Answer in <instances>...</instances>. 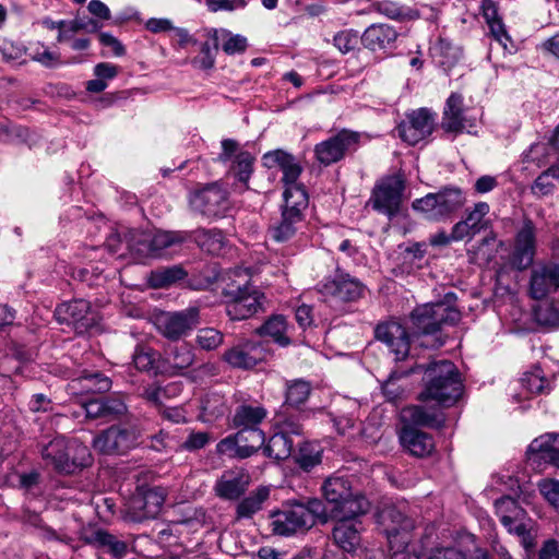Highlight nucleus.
Instances as JSON below:
<instances>
[{
  "label": "nucleus",
  "mask_w": 559,
  "mask_h": 559,
  "mask_svg": "<svg viewBox=\"0 0 559 559\" xmlns=\"http://www.w3.org/2000/svg\"><path fill=\"white\" fill-rule=\"evenodd\" d=\"M455 293L449 292L441 300L417 306L409 316L413 337H429L421 341L420 346L439 348L444 345L445 338L441 331L443 326L455 325L461 320V311L456 307Z\"/></svg>",
  "instance_id": "f257e3e1"
},
{
  "label": "nucleus",
  "mask_w": 559,
  "mask_h": 559,
  "mask_svg": "<svg viewBox=\"0 0 559 559\" xmlns=\"http://www.w3.org/2000/svg\"><path fill=\"white\" fill-rule=\"evenodd\" d=\"M419 371L425 373V390L419 395L421 401L433 400L439 405L449 407L461 397L463 382L456 366L452 361H435L427 367L417 365L405 374Z\"/></svg>",
  "instance_id": "f03ea898"
},
{
  "label": "nucleus",
  "mask_w": 559,
  "mask_h": 559,
  "mask_svg": "<svg viewBox=\"0 0 559 559\" xmlns=\"http://www.w3.org/2000/svg\"><path fill=\"white\" fill-rule=\"evenodd\" d=\"M378 523L385 535L390 551L389 559H419L415 551L409 550L414 520L396 506H385L378 513Z\"/></svg>",
  "instance_id": "7ed1b4c3"
},
{
  "label": "nucleus",
  "mask_w": 559,
  "mask_h": 559,
  "mask_svg": "<svg viewBox=\"0 0 559 559\" xmlns=\"http://www.w3.org/2000/svg\"><path fill=\"white\" fill-rule=\"evenodd\" d=\"M43 460L56 472L74 474L92 463L90 449L78 439L57 436L40 449Z\"/></svg>",
  "instance_id": "20e7f679"
},
{
  "label": "nucleus",
  "mask_w": 559,
  "mask_h": 559,
  "mask_svg": "<svg viewBox=\"0 0 559 559\" xmlns=\"http://www.w3.org/2000/svg\"><path fill=\"white\" fill-rule=\"evenodd\" d=\"M284 206L281 221L270 228V235L276 242L292 240L304 224V211L309 200L305 188H290L283 193Z\"/></svg>",
  "instance_id": "39448f33"
},
{
  "label": "nucleus",
  "mask_w": 559,
  "mask_h": 559,
  "mask_svg": "<svg viewBox=\"0 0 559 559\" xmlns=\"http://www.w3.org/2000/svg\"><path fill=\"white\" fill-rule=\"evenodd\" d=\"M465 203L463 192L459 188L445 187L436 193H427L412 203L414 211L431 222L448 219Z\"/></svg>",
  "instance_id": "423d86ee"
},
{
  "label": "nucleus",
  "mask_w": 559,
  "mask_h": 559,
  "mask_svg": "<svg viewBox=\"0 0 559 559\" xmlns=\"http://www.w3.org/2000/svg\"><path fill=\"white\" fill-rule=\"evenodd\" d=\"M370 140L369 135L358 131L342 129L329 139L316 144L314 156L324 166L332 165L354 154L362 144Z\"/></svg>",
  "instance_id": "0eeeda50"
},
{
  "label": "nucleus",
  "mask_w": 559,
  "mask_h": 559,
  "mask_svg": "<svg viewBox=\"0 0 559 559\" xmlns=\"http://www.w3.org/2000/svg\"><path fill=\"white\" fill-rule=\"evenodd\" d=\"M404 190L405 180L402 175L383 177L374 185L368 203L374 211L392 218L400 212Z\"/></svg>",
  "instance_id": "6e6552de"
},
{
  "label": "nucleus",
  "mask_w": 559,
  "mask_h": 559,
  "mask_svg": "<svg viewBox=\"0 0 559 559\" xmlns=\"http://www.w3.org/2000/svg\"><path fill=\"white\" fill-rule=\"evenodd\" d=\"M141 443V431L135 426H111L94 439V448L105 454H123Z\"/></svg>",
  "instance_id": "1a4fd4ad"
},
{
  "label": "nucleus",
  "mask_w": 559,
  "mask_h": 559,
  "mask_svg": "<svg viewBox=\"0 0 559 559\" xmlns=\"http://www.w3.org/2000/svg\"><path fill=\"white\" fill-rule=\"evenodd\" d=\"M165 502V491L160 487L138 488L126 508V518L132 522H142L156 518Z\"/></svg>",
  "instance_id": "9d476101"
},
{
  "label": "nucleus",
  "mask_w": 559,
  "mask_h": 559,
  "mask_svg": "<svg viewBox=\"0 0 559 559\" xmlns=\"http://www.w3.org/2000/svg\"><path fill=\"white\" fill-rule=\"evenodd\" d=\"M55 317L59 323L72 326L76 334H84L97 324V313L85 299L60 304L55 310Z\"/></svg>",
  "instance_id": "9b49d317"
},
{
  "label": "nucleus",
  "mask_w": 559,
  "mask_h": 559,
  "mask_svg": "<svg viewBox=\"0 0 559 559\" xmlns=\"http://www.w3.org/2000/svg\"><path fill=\"white\" fill-rule=\"evenodd\" d=\"M199 310L194 307L181 311L162 312L155 317L157 331L170 341L188 335L198 324Z\"/></svg>",
  "instance_id": "f8f14e48"
},
{
  "label": "nucleus",
  "mask_w": 559,
  "mask_h": 559,
  "mask_svg": "<svg viewBox=\"0 0 559 559\" xmlns=\"http://www.w3.org/2000/svg\"><path fill=\"white\" fill-rule=\"evenodd\" d=\"M365 289V285L359 280L340 271L333 277H325L318 284V292L321 295L343 302L360 299Z\"/></svg>",
  "instance_id": "ddd939ff"
},
{
  "label": "nucleus",
  "mask_w": 559,
  "mask_h": 559,
  "mask_svg": "<svg viewBox=\"0 0 559 559\" xmlns=\"http://www.w3.org/2000/svg\"><path fill=\"white\" fill-rule=\"evenodd\" d=\"M228 301H226V313L234 321H240L251 318L263 310L265 296L254 286L246 290L228 289Z\"/></svg>",
  "instance_id": "4468645a"
},
{
  "label": "nucleus",
  "mask_w": 559,
  "mask_h": 559,
  "mask_svg": "<svg viewBox=\"0 0 559 559\" xmlns=\"http://www.w3.org/2000/svg\"><path fill=\"white\" fill-rule=\"evenodd\" d=\"M559 290V261H543L531 271L528 296L535 300L548 298Z\"/></svg>",
  "instance_id": "2eb2a0df"
},
{
  "label": "nucleus",
  "mask_w": 559,
  "mask_h": 559,
  "mask_svg": "<svg viewBox=\"0 0 559 559\" xmlns=\"http://www.w3.org/2000/svg\"><path fill=\"white\" fill-rule=\"evenodd\" d=\"M436 114L428 108H419L406 115L399 127L400 138L409 145H416L435 130Z\"/></svg>",
  "instance_id": "dca6fc26"
},
{
  "label": "nucleus",
  "mask_w": 559,
  "mask_h": 559,
  "mask_svg": "<svg viewBox=\"0 0 559 559\" xmlns=\"http://www.w3.org/2000/svg\"><path fill=\"white\" fill-rule=\"evenodd\" d=\"M536 254V227L531 219H524L518 230L510 255V265L516 271L532 266Z\"/></svg>",
  "instance_id": "f3484780"
},
{
  "label": "nucleus",
  "mask_w": 559,
  "mask_h": 559,
  "mask_svg": "<svg viewBox=\"0 0 559 559\" xmlns=\"http://www.w3.org/2000/svg\"><path fill=\"white\" fill-rule=\"evenodd\" d=\"M190 204L194 212L207 218L222 217L229 210L227 193L217 185H210L195 192Z\"/></svg>",
  "instance_id": "a211bd4d"
},
{
  "label": "nucleus",
  "mask_w": 559,
  "mask_h": 559,
  "mask_svg": "<svg viewBox=\"0 0 559 559\" xmlns=\"http://www.w3.org/2000/svg\"><path fill=\"white\" fill-rule=\"evenodd\" d=\"M273 533L281 536H290L311 527V518L304 509L302 503H294L274 512L271 515Z\"/></svg>",
  "instance_id": "6ab92c4d"
},
{
  "label": "nucleus",
  "mask_w": 559,
  "mask_h": 559,
  "mask_svg": "<svg viewBox=\"0 0 559 559\" xmlns=\"http://www.w3.org/2000/svg\"><path fill=\"white\" fill-rule=\"evenodd\" d=\"M267 345L262 341L247 340L224 353V360L231 367L250 369L266 359Z\"/></svg>",
  "instance_id": "aec40b11"
},
{
  "label": "nucleus",
  "mask_w": 559,
  "mask_h": 559,
  "mask_svg": "<svg viewBox=\"0 0 559 559\" xmlns=\"http://www.w3.org/2000/svg\"><path fill=\"white\" fill-rule=\"evenodd\" d=\"M262 164L269 169L278 168L283 173L282 181L285 185V190L305 188L298 183L302 167L293 154L281 148L269 151L263 154Z\"/></svg>",
  "instance_id": "412c9836"
},
{
  "label": "nucleus",
  "mask_w": 559,
  "mask_h": 559,
  "mask_svg": "<svg viewBox=\"0 0 559 559\" xmlns=\"http://www.w3.org/2000/svg\"><path fill=\"white\" fill-rule=\"evenodd\" d=\"M464 98L459 93H452L444 105L441 127L445 132L459 134L475 127V119L468 115Z\"/></svg>",
  "instance_id": "4be33fe9"
},
{
  "label": "nucleus",
  "mask_w": 559,
  "mask_h": 559,
  "mask_svg": "<svg viewBox=\"0 0 559 559\" xmlns=\"http://www.w3.org/2000/svg\"><path fill=\"white\" fill-rule=\"evenodd\" d=\"M374 335L395 355V360H403L407 357L411 348V335L401 323L396 321L380 323L374 330Z\"/></svg>",
  "instance_id": "5701e85b"
},
{
  "label": "nucleus",
  "mask_w": 559,
  "mask_h": 559,
  "mask_svg": "<svg viewBox=\"0 0 559 559\" xmlns=\"http://www.w3.org/2000/svg\"><path fill=\"white\" fill-rule=\"evenodd\" d=\"M249 484L250 475L242 468L234 467L222 473L213 489L221 499L237 500L247 491Z\"/></svg>",
  "instance_id": "b1692460"
},
{
  "label": "nucleus",
  "mask_w": 559,
  "mask_h": 559,
  "mask_svg": "<svg viewBox=\"0 0 559 559\" xmlns=\"http://www.w3.org/2000/svg\"><path fill=\"white\" fill-rule=\"evenodd\" d=\"M526 456L532 464L549 463L559 468V433L548 432L535 438Z\"/></svg>",
  "instance_id": "393cba45"
},
{
  "label": "nucleus",
  "mask_w": 559,
  "mask_h": 559,
  "mask_svg": "<svg viewBox=\"0 0 559 559\" xmlns=\"http://www.w3.org/2000/svg\"><path fill=\"white\" fill-rule=\"evenodd\" d=\"M362 523L359 520L340 519L332 530L335 545L343 551L354 554L361 544Z\"/></svg>",
  "instance_id": "a878e982"
},
{
  "label": "nucleus",
  "mask_w": 559,
  "mask_h": 559,
  "mask_svg": "<svg viewBox=\"0 0 559 559\" xmlns=\"http://www.w3.org/2000/svg\"><path fill=\"white\" fill-rule=\"evenodd\" d=\"M496 513L502 525L516 535H524L525 526L519 522L524 514V510L519 506L515 499L504 496L495 502Z\"/></svg>",
  "instance_id": "bb28decb"
},
{
  "label": "nucleus",
  "mask_w": 559,
  "mask_h": 559,
  "mask_svg": "<svg viewBox=\"0 0 559 559\" xmlns=\"http://www.w3.org/2000/svg\"><path fill=\"white\" fill-rule=\"evenodd\" d=\"M397 38V32L388 24H372L365 29L360 41L365 48L371 51L392 48Z\"/></svg>",
  "instance_id": "cd10ccee"
},
{
  "label": "nucleus",
  "mask_w": 559,
  "mask_h": 559,
  "mask_svg": "<svg viewBox=\"0 0 559 559\" xmlns=\"http://www.w3.org/2000/svg\"><path fill=\"white\" fill-rule=\"evenodd\" d=\"M402 417L415 426L429 428H441L444 425V414L440 407H428L425 405H412L403 408Z\"/></svg>",
  "instance_id": "c85d7f7f"
},
{
  "label": "nucleus",
  "mask_w": 559,
  "mask_h": 559,
  "mask_svg": "<svg viewBox=\"0 0 559 559\" xmlns=\"http://www.w3.org/2000/svg\"><path fill=\"white\" fill-rule=\"evenodd\" d=\"M402 445L414 456L425 457L435 450V441L431 435L412 427H405L400 436Z\"/></svg>",
  "instance_id": "c756f323"
},
{
  "label": "nucleus",
  "mask_w": 559,
  "mask_h": 559,
  "mask_svg": "<svg viewBox=\"0 0 559 559\" xmlns=\"http://www.w3.org/2000/svg\"><path fill=\"white\" fill-rule=\"evenodd\" d=\"M80 538L84 544L107 549L115 557H122L127 551L124 542L100 528L83 530Z\"/></svg>",
  "instance_id": "7c9ffc66"
},
{
  "label": "nucleus",
  "mask_w": 559,
  "mask_h": 559,
  "mask_svg": "<svg viewBox=\"0 0 559 559\" xmlns=\"http://www.w3.org/2000/svg\"><path fill=\"white\" fill-rule=\"evenodd\" d=\"M188 238L210 254H221L228 245L226 236L217 228H200L188 234Z\"/></svg>",
  "instance_id": "2f4dec72"
},
{
  "label": "nucleus",
  "mask_w": 559,
  "mask_h": 559,
  "mask_svg": "<svg viewBox=\"0 0 559 559\" xmlns=\"http://www.w3.org/2000/svg\"><path fill=\"white\" fill-rule=\"evenodd\" d=\"M126 249L136 263L153 258L150 231L128 229L124 231Z\"/></svg>",
  "instance_id": "473e14b6"
},
{
  "label": "nucleus",
  "mask_w": 559,
  "mask_h": 559,
  "mask_svg": "<svg viewBox=\"0 0 559 559\" xmlns=\"http://www.w3.org/2000/svg\"><path fill=\"white\" fill-rule=\"evenodd\" d=\"M322 492L325 500L333 506L334 512L347 498L352 497L350 480L342 476L329 477L322 485Z\"/></svg>",
  "instance_id": "72a5a7b5"
},
{
  "label": "nucleus",
  "mask_w": 559,
  "mask_h": 559,
  "mask_svg": "<svg viewBox=\"0 0 559 559\" xmlns=\"http://www.w3.org/2000/svg\"><path fill=\"white\" fill-rule=\"evenodd\" d=\"M267 411L262 405H239L233 416V426L238 429L260 428Z\"/></svg>",
  "instance_id": "f704fd0d"
},
{
  "label": "nucleus",
  "mask_w": 559,
  "mask_h": 559,
  "mask_svg": "<svg viewBox=\"0 0 559 559\" xmlns=\"http://www.w3.org/2000/svg\"><path fill=\"white\" fill-rule=\"evenodd\" d=\"M288 324L284 316H271L260 328L257 333L260 336H269L276 344L286 347L290 344V338L287 336Z\"/></svg>",
  "instance_id": "c9c22d12"
},
{
  "label": "nucleus",
  "mask_w": 559,
  "mask_h": 559,
  "mask_svg": "<svg viewBox=\"0 0 559 559\" xmlns=\"http://www.w3.org/2000/svg\"><path fill=\"white\" fill-rule=\"evenodd\" d=\"M111 388V380L100 372L86 373L72 380L71 389L82 393H105Z\"/></svg>",
  "instance_id": "e433bc0d"
},
{
  "label": "nucleus",
  "mask_w": 559,
  "mask_h": 559,
  "mask_svg": "<svg viewBox=\"0 0 559 559\" xmlns=\"http://www.w3.org/2000/svg\"><path fill=\"white\" fill-rule=\"evenodd\" d=\"M311 391V382L305 379H294L286 381L285 405L298 409L308 401Z\"/></svg>",
  "instance_id": "4c0bfd02"
},
{
  "label": "nucleus",
  "mask_w": 559,
  "mask_h": 559,
  "mask_svg": "<svg viewBox=\"0 0 559 559\" xmlns=\"http://www.w3.org/2000/svg\"><path fill=\"white\" fill-rule=\"evenodd\" d=\"M153 258H159L173 246L181 245L188 239L186 231H150Z\"/></svg>",
  "instance_id": "58836bf2"
},
{
  "label": "nucleus",
  "mask_w": 559,
  "mask_h": 559,
  "mask_svg": "<svg viewBox=\"0 0 559 559\" xmlns=\"http://www.w3.org/2000/svg\"><path fill=\"white\" fill-rule=\"evenodd\" d=\"M226 412V400L224 395L219 393H207L201 401L200 419L204 423H213L223 417Z\"/></svg>",
  "instance_id": "ea45409f"
},
{
  "label": "nucleus",
  "mask_w": 559,
  "mask_h": 559,
  "mask_svg": "<svg viewBox=\"0 0 559 559\" xmlns=\"http://www.w3.org/2000/svg\"><path fill=\"white\" fill-rule=\"evenodd\" d=\"M187 271L180 265L160 267L152 271L148 283L153 288H166L187 277Z\"/></svg>",
  "instance_id": "a19ab883"
},
{
  "label": "nucleus",
  "mask_w": 559,
  "mask_h": 559,
  "mask_svg": "<svg viewBox=\"0 0 559 559\" xmlns=\"http://www.w3.org/2000/svg\"><path fill=\"white\" fill-rule=\"evenodd\" d=\"M263 445V453L276 461L288 459L293 452V440L281 431L274 433Z\"/></svg>",
  "instance_id": "79ce46f5"
},
{
  "label": "nucleus",
  "mask_w": 559,
  "mask_h": 559,
  "mask_svg": "<svg viewBox=\"0 0 559 559\" xmlns=\"http://www.w3.org/2000/svg\"><path fill=\"white\" fill-rule=\"evenodd\" d=\"M165 353L166 360L173 369H187L194 361L192 347L187 343L170 345Z\"/></svg>",
  "instance_id": "37998d69"
},
{
  "label": "nucleus",
  "mask_w": 559,
  "mask_h": 559,
  "mask_svg": "<svg viewBox=\"0 0 559 559\" xmlns=\"http://www.w3.org/2000/svg\"><path fill=\"white\" fill-rule=\"evenodd\" d=\"M269 489L265 487L258 488L252 491L248 497L243 498L236 508L238 519L251 518L254 513L261 510L263 502L269 497Z\"/></svg>",
  "instance_id": "c03bdc74"
},
{
  "label": "nucleus",
  "mask_w": 559,
  "mask_h": 559,
  "mask_svg": "<svg viewBox=\"0 0 559 559\" xmlns=\"http://www.w3.org/2000/svg\"><path fill=\"white\" fill-rule=\"evenodd\" d=\"M372 7L378 13L399 22L414 20L417 16L411 8L391 0L377 1Z\"/></svg>",
  "instance_id": "a18cd8bd"
},
{
  "label": "nucleus",
  "mask_w": 559,
  "mask_h": 559,
  "mask_svg": "<svg viewBox=\"0 0 559 559\" xmlns=\"http://www.w3.org/2000/svg\"><path fill=\"white\" fill-rule=\"evenodd\" d=\"M254 157L248 151L237 153L234 158L231 171L235 178L242 185V190H248V181L253 173Z\"/></svg>",
  "instance_id": "49530a36"
},
{
  "label": "nucleus",
  "mask_w": 559,
  "mask_h": 559,
  "mask_svg": "<svg viewBox=\"0 0 559 559\" xmlns=\"http://www.w3.org/2000/svg\"><path fill=\"white\" fill-rule=\"evenodd\" d=\"M238 439L241 443V452L247 457L255 454L265 442L264 432L260 428L239 429Z\"/></svg>",
  "instance_id": "de8ad7c7"
},
{
  "label": "nucleus",
  "mask_w": 559,
  "mask_h": 559,
  "mask_svg": "<svg viewBox=\"0 0 559 559\" xmlns=\"http://www.w3.org/2000/svg\"><path fill=\"white\" fill-rule=\"evenodd\" d=\"M210 35L213 39V45L205 41L201 45L200 55L191 60L193 67L201 70H210L215 64L216 53L218 50L217 31L211 29Z\"/></svg>",
  "instance_id": "09e8293b"
},
{
  "label": "nucleus",
  "mask_w": 559,
  "mask_h": 559,
  "mask_svg": "<svg viewBox=\"0 0 559 559\" xmlns=\"http://www.w3.org/2000/svg\"><path fill=\"white\" fill-rule=\"evenodd\" d=\"M159 357V353L152 347L138 345L132 355V360L138 370L157 373Z\"/></svg>",
  "instance_id": "8fccbe9b"
},
{
  "label": "nucleus",
  "mask_w": 559,
  "mask_h": 559,
  "mask_svg": "<svg viewBox=\"0 0 559 559\" xmlns=\"http://www.w3.org/2000/svg\"><path fill=\"white\" fill-rule=\"evenodd\" d=\"M370 502L362 495H354L347 498L341 507H337L335 512L342 514L341 519L358 520L362 514L369 511Z\"/></svg>",
  "instance_id": "3c124183"
},
{
  "label": "nucleus",
  "mask_w": 559,
  "mask_h": 559,
  "mask_svg": "<svg viewBox=\"0 0 559 559\" xmlns=\"http://www.w3.org/2000/svg\"><path fill=\"white\" fill-rule=\"evenodd\" d=\"M309 417V412H298L297 414H287L281 412L276 415V425L281 432L299 436L304 431L302 420Z\"/></svg>",
  "instance_id": "603ef678"
},
{
  "label": "nucleus",
  "mask_w": 559,
  "mask_h": 559,
  "mask_svg": "<svg viewBox=\"0 0 559 559\" xmlns=\"http://www.w3.org/2000/svg\"><path fill=\"white\" fill-rule=\"evenodd\" d=\"M431 53L435 58H439L442 66H453L461 56V50L453 45L448 38L440 37L431 47Z\"/></svg>",
  "instance_id": "864d4df0"
},
{
  "label": "nucleus",
  "mask_w": 559,
  "mask_h": 559,
  "mask_svg": "<svg viewBox=\"0 0 559 559\" xmlns=\"http://www.w3.org/2000/svg\"><path fill=\"white\" fill-rule=\"evenodd\" d=\"M322 449L319 444L313 442H305L299 448L296 462L306 472L312 469L316 465L321 463Z\"/></svg>",
  "instance_id": "5fc2aeb1"
},
{
  "label": "nucleus",
  "mask_w": 559,
  "mask_h": 559,
  "mask_svg": "<svg viewBox=\"0 0 559 559\" xmlns=\"http://www.w3.org/2000/svg\"><path fill=\"white\" fill-rule=\"evenodd\" d=\"M521 384L530 393L539 394L546 391L548 381L544 377L543 370L539 367H534L531 371L523 373Z\"/></svg>",
  "instance_id": "6e6d98bb"
},
{
  "label": "nucleus",
  "mask_w": 559,
  "mask_h": 559,
  "mask_svg": "<svg viewBox=\"0 0 559 559\" xmlns=\"http://www.w3.org/2000/svg\"><path fill=\"white\" fill-rule=\"evenodd\" d=\"M246 277L247 275H242L240 270H230L222 275L221 282L224 284L222 287V295L226 299L225 302L228 301V289L231 288L236 290L239 287V290H246L251 286Z\"/></svg>",
  "instance_id": "4d7b16f0"
},
{
  "label": "nucleus",
  "mask_w": 559,
  "mask_h": 559,
  "mask_svg": "<svg viewBox=\"0 0 559 559\" xmlns=\"http://www.w3.org/2000/svg\"><path fill=\"white\" fill-rule=\"evenodd\" d=\"M241 449L242 447L237 432L227 436L216 444V453L230 459H247V456L242 454Z\"/></svg>",
  "instance_id": "13d9d810"
},
{
  "label": "nucleus",
  "mask_w": 559,
  "mask_h": 559,
  "mask_svg": "<svg viewBox=\"0 0 559 559\" xmlns=\"http://www.w3.org/2000/svg\"><path fill=\"white\" fill-rule=\"evenodd\" d=\"M489 204L486 202H478L472 210H467L466 217L464 218L476 234H479L485 227V217L489 213Z\"/></svg>",
  "instance_id": "bf43d9fd"
},
{
  "label": "nucleus",
  "mask_w": 559,
  "mask_h": 559,
  "mask_svg": "<svg viewBox=\"0 0 559 559\" xmlns=\"http://www.w3.org/2000/svg\"><path fill=\"white\" fill-rule=\"evenodd\" d=\"M360 40L358 32L344 29L335 34L333 38L334 46L342 52L347 53L354 50Z\"/></svg>",
  "instance_id": "052dcab7"
},
{
  "label": "nucleus",
  "mask_w": 559,
  "mask_h": 559,
  "mask_svg": "<svg viewBox=\"0 0 559 559\" xmlns=\"http://www.w3.org/2000/svg\"><path fill=\"white\" fill-rule=\"evenodd\" d=\"M537 488L543 498L555 509H559V480L544 478L538 481Z\"/></svg>",
  "instance_id": "680f3d73"
},
{
  "label": "nucleus",
  "mask_w": 559,
  "mask_h": 559,
  "mask_svg": "<svg viewBox=\"0 0 559 559\" xmlns=\"http://www.w3.org/2000/svg\"><path fill=\"white\" fill-rule=\"evenodd\" d=\"M224 340V335L216 329L204 328L199 330L197 335V342L201 348L206 350H213L217 348Z\"/></svg>",
  "instance_id": "e2e57ef3"
},
{
  "label": "nucleus",
  "mask_w": 559,
  "mask_h": 559,
  "mask_svg": "<svg viewBox=\"0 0 559 559\" xmlns=\"http://www.w3.org/2000/svg\"><path fill=\"white\" fill-rule=\"evenodd\" d=\"M173 388V385H167L162 388L159 385H148L144 389L142 396L148 403L156 407H162L164 399L167 397V392Z\"/></svg>",
  "instance_id": "0e129e2a"
},
{
  "label": "nucleus",
  "mask_w": 559,
  "mask_h": 559,
  "mask_svg": "<svg viewBox=\"0 0 559 559\" xmlns=\"http://www.w3.org/2000/svg\"><path fill=\"white\" fill-rule=\"evenodd\" d=\"M211 441V436L205 431H192L182 443V448L187 451H197L203 449Z\"/></svg>",
  "instance_id": "69168bd1"
},
{
  "label": "nucleus",
  "mask_w": 559,
  "mask_h": 559,
  "mask_svg": "<svg viewBox=\"0 0 559 559\" xmlns=\"http://www.w3.org/2000/svg\"><path fill=\"white\" fill-rule=\"evenodd\" d=\"M304 509L311 518V527L316 524L317 520H320L321 522H325L328 520L325 506L319 499H310L307 504H304Z\"/></svg>",
  "instance_id": "338daca9"
},
{
  "label": "nucleus",
  "mask_w": 559,
  "mask_h": 559,
  "mask_svg": "<svg viewBox=\"0 0 559 559\" xmlns=\"http://www.w3.org/2000/svg\"><path fill=\"white\" fill-rule=\"evenodd\" d=\"M428 559H467L466 555L455 547L436 548Z\"/></svg>",
  "instance_id": "774afa93"
}]
</instances>
